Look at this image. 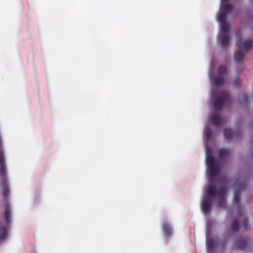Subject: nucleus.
<instances>
[{
    "instance_id": "obj_1",
    "label": "nucleus",
    "mask_w": 253,
    "mask_h": 253,
    "mask_svg": "<svg viewBox=\"0 0 253 253\" xmlns=\"http://www.w3.org/2000/svg\"><path fill=\"white\" fill-rule=\"evenodd\" d=\"M206 164L209 176V184L201 203V210L204 213L210 210L212 202L214 200L218 201L219 208H225L227 184L226 178L221 175L218 178V184L216 186L213 184V181L216 178L220 169V166L217 159H206Z\"/></svg>"
},
{
    "instance_id": "obj_2",
    "label": "nucleus",
    "mask_w": 253,
    "mask_h": 253,
    "mask_svg": "<svg viewBox=\"0 0 253 253\" xmlns=\"http://www.w3.org/2000/svg\"><path fill=\"white\" fill-rule=\"evenodd\" d=\"M220 12L219 13L218 20L220 24V29H229L227 22V14L233 9V6L230 4H222L220 7Z\"/></svg>"
},
{
    "instance_id": "obj_3",
    "label": "nucleus",
    "mask_w": 253,
    "mask_h": 253,
    "mask_svg": "<svg viewBox=\"0 0 253 253\" xmlns=\"http://www.w3.org/2000/svg\"><path fill=\"white\" fill-rule=\"evenodd\" d=\"M0 175L2 182L1 191L6 201V196L8 194V188L6 183V170L4 159H0Z\"/></svg>"
},
{
    "instance_id": "obj_4",
    "label": "nucleus",
    "mask_w": 253,
    "mask_h": 253,
    "mask_svg": "<svg viewBox=\"0 0 253 253\" xmlns=\"http://www.w3.org/2000/svg\"><path fill=\"white\" fill-rule=\"evenodd\" d=\"M230 100V95L227 91L220 92L214 101V107L216 110H222L225 103Z\"/></svg>"
},
{
    "instance_id": "obj_5",
    "label": "nucleus",
    "mask_w": 253,
    "mask_h": 253,
    "mask_svg": "<svg viewBox=\"0 0 253 253\" xmlns=\"http://www.w3.org/2000/svg\"><path fill=\"white\" fill-rule=\"evenodd\" d=\"M236 43L240 50H243V51H247L253 47V42L252 40H250L245 41H242V33L240 31L236 33Z\"/></svg>"
},
{
    "instance_id": "obj_6",
    "label": "nucleus",
    "mask_w": 253,
    "mask_h": 253,
    "mask_svg": "<svg viewBox=\"0 0 253 253\" xmlns=\"http://www.w3.org/2000/svg\"><path fill=\"white\" fill-rule=\"evenodd\" d=\"M11 221V212L8 205H6L4 211V223L0 224V240L6 236V229Z\"/></svg>"
},
{
    "instance_id": "obj_7",
    "label": "nucleus",
    "mask_w": 253,
    "mask_h": 253,
    "mask_svg": "<svg viewBox=\"0 0 253 253\" xmlns=\"http://www.w3.org/2000/svg\"><path fill=\"white\" fill-rule=\"evenodd\" d=\"M228 68L225 66H220L217 70V75L214 80V84L216 85H222L224 82L225 76L227 74Z\"/></svg>"
},
{
    "instance_id": "obj_8",
    "label": "nucleus",
    "mask_w": 253,
    "mask_h": 253,
    "mask_svg": "<svg viewBox=\"0 0 253 253\" xmlns=\"http://www.w3.org/2000/svg\"><path fill=\"white\" fill-rule=\"evenodd\" d=\"M229 29H220L218 35V38L220 42V44L222 47L227 46L230 43L229 36L228 35Z\"/></svg>"
},
{
    "instance_id": "obj_9",
    "label": "nucleus",
    "mask_w": 253,
    "mask_h": 253,
    "mask_svg": "<svg viewBox=\"0 0 253 253\" xmlns=\"http://www.w3.org/2000/svg\"><path fill=\"white\" fill-rule=\"evenodd\" d=\"M247 245V240L245 238H241L236 241L232 246L233 249L243 250L245 248Z\"/></svg>"
},
{
    "instance_id": "obj_10",
    "label": "nucleus",
    "mask_w": 253,
    "mask_h": 253,
    "mask_svg": "<svg viewBox=\"0 0 253 253\" xmlns=\"http://www.w3.org/2000/svg\"><path fill=\"white\" fill-rule=\"evenodd\" d=\"M223 132L224 137L227 140L235 138L239 135V131H235L227 128H225Z\"/></svg>"
},
{
    "instance_id": "obj_11",
    "label": "nucleus",
    "mask_w": 253,
    "mask_h": 253,
    "mask_svg": "<svg viewBox=\"0 0 253 253\" xmlns=\"http://www.w3.org/2000/svg\"><path fill=\"white\" fill-rule=\"evenodd\" d=\"M206 246L207 253H211L214 248L216 247V242L214 239H209L207 236Z\"/></svg>"
},
{
    "instance_id": "obj_12",
    "label": "nucleus",
    "mask_w": 253,
    "mask_h": 253,
    "mask_svg": "<svg viewBox=\"0 0 253 253\" xmlns=\"http://www.w3.org/2000/svg\"><path fill=\"white\" fill-rule=\"evenodd\" d=\"M210 121L212 125L219 126L221 123L222 120L218 115H212L210 117Z\"/></svg>"
},
{
    "instance_id": "obj_13",
    "label": "nucleus",
    "mask_w": 253,
    "mask_h": 253,
    "mask_svg": "<svg viewBox=\"0 0 253 253\" xmlns=\"http://www.w3.org/2000/svg\"><path fill=\"white\" fill-rule=\"evenodd\" d=\"M219 158H227L230 154V151L228 149H220L218 150Z\"/></svg>"
},
{
    "instance_id": "obj_14",
    "label": "nucleus",
    "mask_w": 253,
    "mask_h": 253,
    "mask_svg": "<svg viewBox=\"0 0 253 253\" xmlns=\"http://www.w3.org/2000/svg\"><path fill=\"white\" fill-rule=\"evenodd\" d=\"M245 53L243 50H240L238 52H236L234 55V60L237 62H241L243 60Z\"/></svg>"
},
{
    "instance_id": "obj_15",
    "label": "nucleus",
    "mask_w": 253,
    "mask_h": 253,
    "mask_svg": "<svg viewBox=\"0 0 253 253\" xmlns=\"http://www.w3.org/2000/svg\"><path fill=\"white\" fill-rule=\"evenodd\" d=\"M163 229L164 232V233L167 235V236H170L172 234V230L168 224L165 223L163 225Z\"/></svg>"
},
{
    "instance_id": "obj_16",
    "label": "nucleus",
    "mask_w": 253,
    "mask_h": 253,
    "mask_svg": "<svg viewBox=\"0 0 253 253\" xmlns=\"http://www.w3.org/2000/svg\"><path fill=\"white\" fill-rule=\"evenodd\" d=\"M206 158H215L213 156L212 149L210 146H207L205 149Z\"/></svg>"
},
{
    "instance_id": "obj_17",
    "label": "nucleus",
    "mask_w": 253,
    "mask_h": 253,
    "mask_svg": "<svg viewBox=\"0 0 253 253\" xmlns=\"http://www.w3.org/2000/svg\"><path fill=\"white\" fill-rule=\"evenodd\" d=\"M240 198V192L239 191H236L234 194L233 200L234 203L238 206Z\"/></svg>"
},
{
    "instance_id": "obj_18",
    "label": "nucleus",
    "mask_w": 253,
    "mask_h": 253,
    "mask_svg": "<svg viewBox=\"0 0 253 253\" xmlns=\"http://www.w3.org/2000/svg\"><path fill=\"white\" fill-rule=\"evenodd\" d=\"M239 227V224L237 220H234L231 223L230 226V229L233 231H237L238 230Z\"/></svg>"
},
{
    "instance_id": "obj_19",
    "label": "nucleus",
    "mask_w": 253,
    "mask_h": 253,
    "mask_svg": "<svg viewBox=\"0 0 253 253\" xmlns=\"http://www.w3.org/2000/svg\"><path fill=\"white\" fill-rule=\"evenodd\" d=\"M205 135L206 139L209 141L210 140L212 137V132L211 130L209 128L207 129L205 132Z\"/></svg>"
},
{
    "instance_id": "obj_20",
    "label": "nucleus",
    "mask_w": 253,
    "mask_h": 253,
    "mask_svg": "<svg viewBox=\"0 0 253 253\" xmlns=\"http://www.w3.org/2000/svg\"><path fill=\"white\" fill-rule=\"evenodd\" d=\"M233 84L236 87H239L241 84V80L237 78L234 79Z\"/></svg>"
},
{
    "instance_id": "obj_21",
    "label": "nucleus",
    "mask_w": 253,
    "mask_h": 253,
    "mask_svg": "<svg viewBox=\"0 0 253 253\" xmlns=\"http://www.w3.org/2000/svg\"><path fill=\"white\" fill-rule=\"evenodd\" d=\"M250 227V225L248 219H245L244 221V228L245 229H248Z\"/></svg>"
},
{
    "instance_id": "obj_22",
    "label": "nucleus",
    "mask_w": 253,
    "mask_h": 253,
    "mask_svg": "<svg viewBox=\"0 0 253 253\" xmlns=\"http://www.w3.org/2000/svg\"><path fill=\"white\" fill-rule=\"evenodd\" d=\"M229 0H221V7H222V4H228L227 2Z\"/></svg>"
},
{
    "instance_id": "obj_23",
    "label": "nucleus",
    "mask_w": 253,
    "mask_h": 253,
    "mask_svg": "<svg viewBox=\"0 0 253 253\" xmlns=\"http://www.w3.org/2000/svg\"><path fill=\"white\" fill-rule=\"evenodd\" d=\"M4 152L0 150V158H4Z\"/></svg>"
}]
</instances>
